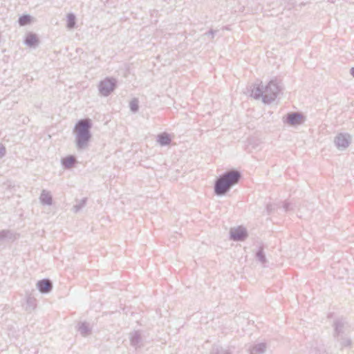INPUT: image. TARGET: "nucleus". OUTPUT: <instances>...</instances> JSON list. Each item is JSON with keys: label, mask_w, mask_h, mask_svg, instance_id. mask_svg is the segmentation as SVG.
Returning <instances> with one entry per match:
<instances>
[{"label": "nucleus", "mask_w": 354, "mask_h": 354, "mask_svg": "<svg viewBox=\"0 0 354 354\" xmlns=\"http://www.w3.org/2000/svg\"><path fill=\"white\" fill-rule=\"evenodd\" d=\"M239 177L240 175L236 171H231L223 175L216 183V193L217 194H223L225 193L231 186L238 182Z\"/></svg>", "instance_id": "obj_1"}, {"label": "nucleus", "mask_w": 354, "mask_h": 354, "mask_svg": "<svg viewBox=\"0 0 354 354\" xmlns=\"http://www.w3.org/2000/svg\"><path fill=\"white\" fill-rule=\"evenodd\" d=\"M89 128L90 123L88 120H82L76 124L75 132L77 134V144L80 147H82L88 140Z\"/></svg>", "instance_id": "obj_2"}, {"label": "nucleus", "mask_w": 354, "mask_h": 354, "mask_svg": "<svg viewBox=\"0 0 354 354\" xmlns=\"http://www.w3.org/2000/svg\"><path fill=\"white\" fill-rule=\"evenodd\" d=\"M351 141V136L348 133H342L337 134L334 140L335 146L339 150L346 149L349 146Z\"/></svg>", "instance_id": "obj_3"}, {"label": "nucleus", "mask_w": 354, "mask_h": 354, "mask_svg": "<svg viewBox=\"0 0 354 354\" xmlns=\"http://www.w3.org/2000/svg\"><path fill=\"white\" fill-rule=\"evenodd\" d=\"M306 120V117L301 112H289V126L296 127L303 124Z\"/></svg>", "instance_id": "obj_4"}, {"label": "nucleus", "mask_w": 354, "mask_h": 354, "mask_svg": "<svg viewBox=\"0 0 354 354\" xmlns=\"http://www.w3.org/2000/svg\"><path fill=\"white\" fill-rule=\"evenodd\" d=\"M334 327V337H339L340 335H345L346 331L347 323L343 318H338L333 322Z\"/></svg>", "instance_id": "obj_5"}, {"label": "nucleus", "mask_w": 354, "mask_h": 354, "mask_svg": "<svg viewBox=\"0 0 354 354\" xmlns=\"http://www.w3.org/2000/svg\"><path fill=\"white\" fill-rule=\"evenodd\" d=\"M279 92V88L275 83L270 82L266 88L263 91L264 93V102H268L271 100H273Z\"/></svg>", "instance_id": "obj_6"}, {"label": "nucleus", "mask_w": 354, "mask_h": 354, "mask_svg": "<svg viewBox=\"0 0 354 354\" xmlns=\"http://www.w3.org/2000/svg\"><path fill=\"white\" fill-rule=\"evenodd\" d=\"M115 82L111 80H105L102 81L100 84V91L102 95H107L111 91H113L115 88Z\"/></svg>", "instance_id": "obj_7"}, {"label": "nucleus", "mask_w": 354, "mask_h": 354, "mask_svg": "<svg viewBox=\"0 0 354 354\" xmlns=\"http://www.w3.org/2000/svg\"><path fill=\"white\" fill-rule=\"evenodd\" d=\"M231 236L234 240H242L246 236L245 230L242 227H237L231 232Z\"/></svg>", "instance_id": "obj_8"}, {"label": "nucleus", "mask_w": 354, "mask_h": 354, "mask_svg": "<svg viewBox=\"0 0 354 354\" xmlns=\"http://www.w3.org/2000/svg\"><path fill=\"white\" fill-rule=\"evenodd\" d=\"M335 337L336 338L337 341L339 342L341 349H342L344 347H348L351 345V339L346 334Z\"/></svg>", "instance_id": "obj_9"}, {"label": "nucleus", "mask_w": 354, "mask_h": 354, "mask_svg": "<svg viewBox=\"0 0 354 354\" xmlns=\"http://www.w3.org/2000/svg\"><path fill=\"white\" fill-rule=\"evenodd\" d=\"M38 288L42 292H47L51 289V283L48 280H42L37 283Z\"/></svg>", "instance_id": "obj_10"}, {"label": "nucleus", "mask_w": 354, "mask_h": 354, "mask_svg": "<svg viewBox=\"0 0 354 354\" xmlns=\"http://www.w3.org/2000/svg\"><path fill=\"white\" fill-rule=\"evenodd\" d=\"M38 42V38L34 34H28L26 38V44L30 46H35Z\"/></svg>", "instance_id": "obj_11"}, {"label": "nucleus", "mask_w": 354, "mask_h": 354, "mask_svg": "<svg viewBox=\"0 0 354 354\" xmlns=\"http://www.w3.org/2000/svg\"><path fill=\"white\" fill-rule=\"evenodd\" d=\"M170 138L167 134H162L159 136L158 142L161 145H167L170 142Z\"/></svg>", "instance_id": "obj_12"}, {"label": "nucleus", "mask_w": 354, "mask_h": 354, "mask_svg": "<svg viewBox=\"0 0 354 354\" xmlns=\"http://www.w3.org/2000/svg\"><path fill=\"white\" fill-rule=\"evenodd\" d=\"M75 162V160L73 157H67L63 160V164L66 167H72Z\"/></svg>", "instance_id": "obj_13"}, {"label": "nucleus", "mask_w": 354, "mask_h": 354, "mask_svg": "<svg viewBox=\"0 0 354 354\" xmlns=\"http://www.w3.org/2000/svg\"><path fill=\"white\" fill-rule=\"evenodd\" d=\"M31 21V18L29 15H24L21 16L19 19V23L21 26H25L26 24H30Z\"/></svg>", "instance_id": "obj_14"}, {"label": "nucleus", "mask_w": 354, "mask_h": 354, "mask_svg": "<svg viewBox=\"0 0 354 354\" xmlns=\"http://www.w3.org/2000/svg\"><path fill=\"white\" fill-rule=\"evenodd\" d=\"M350 73H351V75L354 77V67H352V68L350 69Z\"/></svg>", "instance_id": "obj_15"}]
</instances>
